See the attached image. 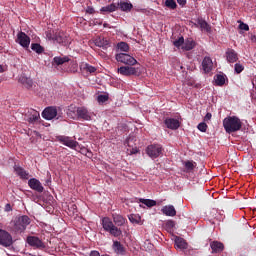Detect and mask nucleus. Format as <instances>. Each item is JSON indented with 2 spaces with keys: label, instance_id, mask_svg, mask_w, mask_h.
Masks as SVG:
<instances>
[{
  "label": "nucleus",
  "instance_id": "1",
  "mask_svg": "<svg viewBox=\"0 0 256 256\" xmlns=\"http://www.w3.org/2000/svg\"><path fill=\"white\" fill-rule=\"evenodd\" d=\"M113 219V220H112ZM112 219L109 217H103L101 219L102 229L111 235V237H121L123 231L119 227H123L127 223V218L121 214H112Z\"/></svg>",
  "mask_w": 256,
  "mask_h": 256
},
{
  "label": "nucleus",
  "instance_id": "2",
  "mask_svg": "<svg viewBox=\"0 0 256 256\" xmlns=\"http://www.w3.org/2000/svg\"><path fill=\"white\" fill-rule=\"evenodd\" d=\"M223 127L226 133H237L241 131L243 122L237 116H228L223 120Z\"/></svg>",
  "mask_w": 256,
  "mask_h": 256
},
{
  "label": "nucleus",
  "instance_id": "3",
  "mask_svg": "<svg viewBox=\"0 0 256 256\" xmlns=\"http://www.w3.org/2000/svg\"><path fill=\"white\" fill-rule=\"evenodd\" d=\"M12 224H13V231H15V233H23V231L27 229V226L31 224V218H29V216L27 215H23L15 218L12 221Z\"/></svg>",
  "mask_w": 256,
  "mask_h": 256
},
{
  "label": "nucleus",
  "instance_id": "4",
  "mask_svg": "<svg viewBox=\"0 0 256 256\" xmlns=\"http://www.w3.org/2000/svg\"><path fill=\"white\" fill-rule=\"evenodd\" d=\"M3 224L0 223V245L1 247H11L13 245V236L9 231L1 228Z\"/></svg>",
  "mask_w": 256,
  "mask_h": 256
},
{
  "label": "nucleus",
  "instance_id": "5",
  "mask_svg": "<svg viewBox=\"0 0 256 256\" xmlns=\"http://www.w3.org/2000/svg\"><path fill=\"white\" fill-rule=\"evenodd\" d=\"M146 153L151 159H157L163 155V147L159 144H151L146 148Z\"/></svg>",
  "mask_w": 256,
  "mask_h": 256
},
{
  "label": "nucleus",
  "instance_id": "6",
  "mask_svg": "<svg viewBox=\"0 0 256 256\" xmlns=\"http://www.w3.org/2000/svg\"><path fill=\"white\" fill-rule=\"evenodd\" d=\"M115 59L118 63H123L124 65H137V59L126 53L116 54Z\"/></svg>",
  "mask_w": 256,
  "mask_h": 256
},
{
  "label": "nucleus",
  "instance_id": "7",
  "mask_svg": "<svg viewBox=\"0 0 256 256\" xmlns=\"http://www.w3.org/2000/svg\"><path fill=\"white\" fill-rule=\"evenodd\" d=\"M76 117L79 121H91L93 113H91L85 106L76 109Z\"/></svg>",
  "mask_w": 256,
  "mask_h": 256
},
{
  "label": "nucleus",
  "instance_id": "8",
  "mask_svg": "<svg viewBox=\"0 0 256 256\" xmlns=\"http://www.w3.org/2000/svg\"><path fill=\"white\" fill-rule=\"evenodd\" d=\"M56 141H58L62 145H65L66 147H69L70 149H75L79 147V142L71 139V137L69 136H56Z\"/></svg>",
  "mask_w": 256,
  "mask_h": 256
},
{
  "label": "nucleus",
  "instance_id": "9",
  "mask_svg": "<svg viewBox=\"0 0 256 256\" xmlns=\"http://www.w3.org/2000/svg\"><path fill=\"white\" fill-rule=\"evenodd\" d=\"M27 243L30 245V247H33L34 249H40V251H43V249L46 247L45 242H43V240L39 239L37 236H28Z\"/></svg>",
  "mask_w": 256,
  "mask_h": 256
},
{
  "label": "nucleus",
  "instance_id": "10",
  "mask_svg": "<svg viewBox=\"0 0 256 256\" xmlns=\"http://www.w3.org/2000/svg\"><path fill=\"white\" fill-rule=\"evenodd\" d=\"M16 43L21 45L24 49H29V45H31V38L26 35L25 32H19L17 34Z\"/></svg>",
  "mask_w": 256,
  "mask_h": 256
},
{
  "label": "nucleus",
  "instance_id": "11",
  "mask_svg": "<svg viewBox=\"0 0 256 256\" xmlns=\"http://www.w3.org/2000/svg\"><path fill=\"white\" fill-rule=\"evenodd\" d=\"M42 117L47 121H51V119H55V117H57V108L53 106L45 108L42 112Z\"/></svg>",
  "mask_w": 256,
  "mask_h": 256
},
{
  "label": "nucleus",
  "instance_id": "12",
  "mask_svg": "<svg viewBox=\"0 0 256 256\" xmlns=\"http://www.w3.org/2000/svg\"><path fill=\"white\" fill-rule=\"evenodd\" d=\"M137 68L131 66H121L118 68V73L124 75V77H131V75H137Z\"/></svg>",
  "mask_w": 256,
  "mask_h": 256
},
{
  "label": "nucleus",
  "instance_id": "13",
  "mask_svg": "<svg viewBox=\"0 0 256 256\" xmlns=\"http://www.w3.org/2000/svg\"><path fill=\"white\" fill-rule=\"evenodd\" d=\"M56 43H59L60 45H64V47H66V45L69 43V36L63 32V31H59L55 33V40Z\"/></svg>",
  "mask_w": 256,
  "mask_h": 256
},
{
  "label": "nucleus",
  "instance_id": "14",
  "mask_svg": "<svg viewBox=\"0 0 256 256\" xmlns=\"http://www.w3.org/2000/svg\"><path fill=\"white\" fill-rule=\"evenodd\" d=\"M30 189L37 191V193H43L44 188L41 182L37 178H32L28 181Z\"/></svg>",
  "mask_w": 256,
  "mask_h": 256
},
{
  "label": "nucleus",
  "instance_id": "15",
  "mask_svg": "<svg viewBox=\"0 0 256 256\" xmlns=\"http://www.w3.org/2000/svg\"><path fill=\"white\" fill-rule=\"evenodd\" d=\"M225 55L226 61H228V63H237V61L239 60V54H237V52L232 48H228Z\"/></svg>",
  "mask_w": 256,
  "mask_h": 256
},
{
  "label": "nucleus",
  "instance_id": "16",
  "mask_svg": "<svg viewBox=\"0 0 256 256\" xmlns=\"http://www.w3.org/2000/svg\"><path fill=\"white\" fill-rule=\"evenodd\" d=\"M164 123L167 129H172V131H175L181 127V123L175 118H166Z\"/></svg>",
  "mask_w": 256,
  "mask_h": 256
},
{
  "label": "nucleus",
  "instance_id": "17",
  "mask_svg": "<svg viewBox=\"0 0 256 256\" xmlns=\"http://www.w3.org/2000/svg\"><path fill=\"white\" fill-rule=\"evenodd\" d=\"M163 215H166V217H175L177 215V210H175L174 205H166L161 209Z\"/></svg>",
  "mask_w": 256,
  "mask_h": 256
},
{
  "label": "nucleus",
  "instance_id": "18",
  "mask_svg": "<svg viewBox=\"0 0 256 256\" xmlns=\"http://www.w3.org/2000/svg\"><path fill=\"white\" fill-rule=\"evenodd\" d=\"M202 67L205 71V73H210V71L213 70V60L211 57H205L202 61Z\"/></svg>",
  "mask_w": 256,
  "mask_h": 256
},
{
  "label": "nucleus",
  "instance_id": "19",
  "mask_svg": "<svg viewBox=\"0 0 256 256\" xmlns=\"http://www.w3.org/2000/svg\"><path fill=\"white\" fill-rule=\"evenodd\" d=\"M19 83H21L26 89H31V87H33V79L25 76V74H22L19 77Z\"/></svg>",
  "mask_w": 256,
  "mask_h": 256
},
{
  "label": "nucleus",
  "instance_id": "20",
  "mask_svg": "<svg viewBox=\"0 0 256 256\" xmlns=\"http://www.w3.org/2000/svg\"><path fill=\"white\" fill-rule=\"evenodd\" d=\"M14 171L20 179H29V173L23 167L14 165Z\"/></svg>",
  "mask_w": 256,
  "mask_h": 256
},
{
  "label": "nucleus",
  "instance_id": "21",
  "mask_svg": "<svg viewBox=\"0 0 256 256\" xmlns=\"http://www.w3.org/2000/svg\"><path fill=\"white\" fill-rule=\"evenodd\" d=\"M210 247L212 249V253H221L223 249H225L223 243L219 241H213L212 243H210Z\"/></svg>",
  "mask_w": 256,
  "mask_h": 256
},
{
  "label": "nucleus",
  "instance_id": "22",
  "mask_svg": "<svg viewBox=\"0 0 256 256\" xmlns=\"http://www.w3.org/2000/svg\"><path fill=\"white\" fill-rule=\"evenodd\" d=\"M112 249L117 255H125V247L119 241H114L112 245Z\"/></svg>",
  "mask_w": 256,
  "mask_h": 256
},
{
  "label": "nucleus",
  "instance_id": "23",
  "mask_svg": "<svg viewBox=\"0 0 256 256\" xmlns=\"http://www.w3.org/2000/svg\"><path fill=\"white\" fill-rule=\"evenodd\" d=\"M175 247H176V249H187V247H189V244L183 238L176 236L175 237Z\"/></svg>",
  "mask_w": 256,
  "mask_h": 256
},
{
  "label": "nucleus",
  "instance_id": "24",
  "mask_svg": "<svg viewBox=\"0 0 256 256\" xmlns=\"http://www.w3.org/2000/svg\"><path fill=\"white\" fill-rule=\"evenodd\" d=\"M117 9H119V5H117V3H112L102 7L100 11L101 13H114V11H117Z\"/></svg>",
  "mask_w": 256,
  "mask_h": 256
},
{
  "label": "nucleus",
  "instance_id": "25",
  "mask_svg": "<svg viewBox=\"0 0 256 256\" xmlns=\"http://www.w3.org/2000/svg\"><path fill=\"white\" fill-rule=\"evenodd\" d=\"M201 31H206V33H211V25L207 23V21L203 20V18H199L197 21Z\"/></svg>",
  "mask_w": 256,
  "mask_h": 256
},
{
  "label": "nucleus",
  "instance_id": "26",
  "mask_svg": "<svg viewBox=\"0 0 256 256\" xmlns=\"http://www.w3.org/2000/svg\"><path fill=\"white\" fill-rule=\"evenodd\" d=\"M184 167H185V173H193L195 167H197V162L194 161H185L183 163Z\"/></svg>",
  "mask_w": 256,
  "mask_h": 256
},
{
  "label": "nucleus",
  "instance_id": "27",
  "mask_svg": "<svg viewBox=\"0 0 256 256\" xmlns=\"http://www.w3.org/2000/svg\"><path fill=\"white\" fill-rule=\"evenodd\" d=\"M95 45L97 47H102L103 49H107V47H109V40H107V38H97L95 40Z\"/></svg>",
  "mask_w": 256,
  "mask_h": 256
},
{
  "label": "nucleus",
  "instance_id": "28",
  "mask_svg": "<svg viewBox=\"0 0 256 256\" xmlns=\"http://www.w3.org/2000/svg\"><path fill=\"white\" fill-rule=\"evenodd\" d=\"M116 5H118V9H121V11H125L126 13L133 9V4L129 2H120Z\"/></svg>",
  "mask_w": 256,
  "mask_h": 256
},
{
  "label": "nucleus",
  "instance_id": "29",
  "mask_svg": "<svg viewBox=\"0 0 256 256\" xmlns=\"http://www.w3.org/2000/svg\"><path fill=\"white\" fill-rule=\"evenodd\" d=\"M195 48V41L193 39L189 38L184 42V45L182 46V49L184 51H191V49Z\"/></svg>",
  "mask_w": 256,
  "mask_h": 256
},
{
  "label": "nucleus",
  "instance_id": "30",
  "mask_svg": "<svg viewBox=\"0 0 256 256\" xmlns=\"http://www.w3.org/2000/svg\"><path fill=\"white\" fill-rule=\"evenodd\" d=\"M53 63L57 66L63 65L64 63H69V57L56 56L53 58Z\"/></svg>",
  "mask_w": 256,
  "mask_h": 256
},
{
  "label": "nucleus",
  "instance_id": "31",
  "mask_svg": "<svg viewBox=\"0 0 256 256\" xmlns=\"http://www.w3.org/2000/svg\"><path fill=\"white\" fill-rule=\"evenodd\" d=\"M80 69L82 71H86V73H95L97 71V68H95V66H91L88 63H82Z\"/></svg>",
  "mask_w": 256,
  "mask_h": 256
},
{
  "label": "nucleus",
  "instance_id": "32",
  "mask_svg": "<svg viewBox=\"0 0 256 256\" xmlns=\"http://www.w3.org/2000/svg\"><path fill=\"white\" fill-rule=\"evenodd\" d=\"M40 114L38 111L33 110L30 116L28 117L27 121L28 123H37L40 119Z\"/></svg>",
  "mask_w": 256,
  "mask_h": 256
},
{
  "label": "nucleus",
  "instance_id": "33",
  "mask_svg": "<svg viewBox=\"0 0 256 256\" xmlns=\"http://www.w3.org/2000/svg\"><path fill=\"white\" fill-rule=\"evenodd\" d=\"M139 202L143 203V205H146V207H149V208L155 207L157 205V201L151 200V199L140 198Z\"/></svg>",
  "mask_w": 256,
  "mask_h": 256
},
{
  "label": "nucleus",
  "instance_id": "34",
  "mask_svg": "<svg viewBox=\"0 0 256 256\" xmlns=\"http://www.w3.org/2000/svg\"><path fill=\"white\" fill-rule=\"evenodd\" d=\"M31 49L38 55H41V53H43V51H45V48H43V46H41V44H39V43H32Z\"/></svg>",
  "mask_w": 256,
  "mask_h": 256
},
{
  "label": "nucleus",
  "instance_id": "35",
  "mask_svg": "<svg viewBox=\"0 0 256 256\" xmlns=\"http://www.w3.org/2000/svg\"><path fill=\"white\" fill-rule=\"evenodd\" d=\"M215 79V83L216 85H218L219 87H223V85H225V76L222 74H217L216 76H214Z\"/></svg>",
  "mask_w": 256,
  "mask_h": 256
},
{
  "label": "nucleus",
  "instance_id": "36",
  "mask_svg": "<svg viewBox=\"0 0 256 256\" xmlns=\"http://www.w3.org/2000/svg\"><path fill=\"white\" fill-rule=\"evenodd\" d=\"M117 47L120 51H123L124 53H127L129 51V44H127V42H119L117 44Z\"/></svg>",
  "mask_w": 256,
  "mask_h": 256
},
{
  "label": "nucleus",
  "instance_id": "37",
  "mask_svg": "<svg viewBox=\"0 0 256 256\" xmlns=\"http://www.w3.org/2000/svg\"><path fill=\"white\" fill-rule=\"evenodd\" d=\"M165 7H167L168 9L175 10L177 9V2H175V0H166Z\"/></svg>",
  "mask_w": 256,
  "mask_h": 256
},
{
  "label": "nucleus",
  "instance_id": "38",
  "mask_svg": "<svg viewBox=\"0 0 256 256\" xmlns=\"http://www.w3.org/2000/svg\"><path fill=\"white\" fill-rule=\"evenodd\" d=\"M184 44H185V38H183V36L179 37L177 40L173 42L174 47H177L178 49Z\"/></svg>",
  "mask_w": 256,
  "mask_h": 256
},
{
  "label": "nucleus",
  "instance_id": "39",
  "mask_svg": "<svg viewBox=\"0 0 256 256\" xmlns=\"http://www.w3.org/2000/svg\"><path fill=\"white\" fill-rule=\"evenodd\" d=\"M45 34H46V38L49 41H55V32L53 30H48L45 32Z\"/></svg>",
  "mask_w": 256,
  "mask_h": 256
},
{
  "label": "nucleus",
  "instance_id": "40",
  "mask_svg": "<svg viewBox=\"0 0 256 256\" xmlns=\"http://www.w3.org/2000/svg\"><path fill=\"white\" fill-rule=\"evenodd\" d=\"M243 69H245V67H243V65L236 63L234 66V70L235 73L239 74V73H243Z\"/></svg>",
  "mask_w": 256,
  "mask_h": 256
},
{
  "label": "nucleus",
  "instance_id": "41",
  "mask_svg": "<svg viewBox=\"0 0 256 256\" xmlns=\"http://www.w3.org/2000/svg\"><path fill=\"white\" fill-rule=\"evenodd\" d=\"M109 101V96L108 95H105V94H101L98 96V102L99 103H105Z\"/></svg>",
  "mask_w": 256,
  "mask_h": 256
},
{
  "label": "nucleus",
  "instance_id": "42",
  "mask_svg": "<svg viewBox=\"0 0 256 256\" xmlns=\"http://www.w3.org/2000/svg\"><path fill=\"white\" fill-rule=\"evenodd\" d=\"M198 130L202 133H205L207 131V124L205 122H201L198 124Z\"/></svg>",
  "mask_w": 256,
  "mask_h": 256
},
{
  "label": "nucleus",
  "instance_id": "43",
  "mask_svg": "<svg viewBox=\"0 0 256 256\" xmlns=\"http://www.w3.org/2000/svg\"><path fill=\"white\" fill-rule=\"evenodd\" d=\"M239 29H241V31H249V25L242 22L239 24Z\"/></svg>",
  "mask_w": 256,
  "mask_h": 256
},
{
  "label": "nucleus",
  "instance_id": "44",
  "mask_svg": "<svg viewBox=\"0 0 256 256\" xmlns=\"http://www.w3.org/2000/svg\"><path fill=\"white\" fill-rule=\"evenodd\" d=\"M129 221H130L131 223H139V220L137 219V216L134 215V214H132V215L129 216Z\"/></svg>",
  "mask_w": 256,
  "mask_h": 256
},
{
  "label": "nucleus",
  "instance_id": "45",
  "mask_svg": "<svg viewBox=\"0 0 256 256\" xmlns=\"http://www.w3.org/2000/svg\"><path fill=\"white\" fill-rule=\"evenodd\" d=\"M86 13H88L89 15H93L95 13V8L91 7V6H88L86 8Z\"/></svg>",
  "mask_w": 256,
  "mask_h": 256
},
{
  "label": "nucleus",
  "instance_id": "46",
  "mask_svg": "<svg viewBox=\"0 0 256 256\" xmlns=\"http://www.w3.org/2000/svg\"><path fill=\"white\" fill-rule=\"evenodd\" d=\"M211 117H213V115L208 112L204 117V121H211Z\"/></svg>",
  "mask_w": 256,
  "mask_h": 256
},
{
  "label": "nucleus",
  "instance_id": "47",
  "mask_svg": "<svg viewBox=\"0 0 256 256\" xmlns=\"http://www.w3.org/2000/svg\"><path fill=\"white\" fill-rule=\"evenodd\" d=\"M89 256H101V254L99 253V251L93 250V251L90 252Z\"/></svg>",
  "mask_w": 256,
  "mask_h": 256
},
{
  "label": "nucleus",
  "instance_id": "48",
  "mask_svg": "<svg viewBox=\"0 0 256 256\" xmlns=\"http://www.w3.org/2000/svg\"><path fill=\"white\" fill-rule=\"evenodd\" d=\"M177 3L180 4L182 7H185V5H187V0H177Z\"/></svg>",
  "mask_w": 256,
  "mask_h": 256
},
{
  "label": "nucleus",
  "instance_id": "49",
  "mask_svg": "<svg viewBox=\"0 0 256 256\" xmlns=\"http://www.w3.org/2000/svg\"><path fill=\"white\" fill-rule=\"evenodd\" d=\"M168 225H169L170 227H173V226L175 225V222L170 221V222H168Z\"/></svg>",
  "mask_w": 256,
  "mask_h": 256
},
{
  "label": "nucleus",
  "instance_id": "50",
  "mask_svg": "<svg viewBox=\"0 0 256 256\" xmlns=\"http://www.w3.org/2000/svg\"><path fill=\"white\" fill-rule=\"evenodd\" d=\"M0 73H3V66L0 65Z\"/></svg>",
  "mask_w": 256,
  "mask_h": 256
},
{
  "label": "nucleus",
  "instance_id": "51",
  "mask_svg": "<svg viewBox=\"0 0 256 256\" xmlns=\"http://www.w3.org/2000/svg\"><path fill=\"white\" fill-rule=\"evenodd\" d=\"M72 208H73V209H77V205H75V204L72 205Z\"/></svg>",
  "mask_w": 256,
  "mask_h": 256
},
{
  "label": "nucleus",
  "instance_id": "52",
  "mask_svg": "<svg viewBox=\"0 0 256 256\" xmlns=\"http://www.w3.org/2000/svg\"><path fill=\"white\" fill-rule=\"evenodd\" d=\"M101 256H109L108 254H103V255H101Z\"/></svg>",
  "mask_w": 256,
  "mask_h": 256
},
{
  "label": "nucleus",
  "instance_id": "53",
  "mask_svg": "<svg viewBox=\"0 0 256 256\" xmlns=\"http://www.w3.org/2000/svg\"><path fill=\"white\" fill-rule=\"evenodd\" d=\"M125 143H129V139H127Z\"/></svg>",
  "mask_w": 256,
  "mask_h": 256
},
{
  "label": "nucleus",
  "instance_id": "54",
  "mask_svg": "<svg viewBox=\"0 0 256 256\" xmlns=\"http://www.w3.org/2000/svg\"><path fill=\"white\" fill-rule=\"evenodd\" d=\"M180 69H183V66H180Z\"/></svg>",
  "mask_w": 256,
  "mask_h": 256
},
{
  "label": "nucleus",
  "instance_id": "55",
  "mask_svg": "<svg viewBox=\"0 0 256 256\" xmlns=\"http://www.w3.org/2000/svg\"><path fill=\"white\" fill-rule=\"evenodd\" d=\"M88 153L91 155V151H88Z\"/></svg>",
  "mask_w": 256,
  "mask_h": 256
}]
</instances>
